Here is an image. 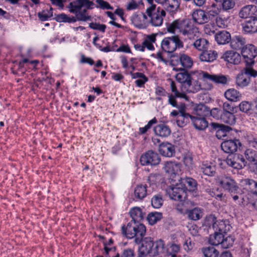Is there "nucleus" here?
Returning a JSON list of instances; mask_svg holds the SVG:
<instances>
[{
  "instance_id": "1",
  "label": "nucleus",
  "mask_w": 257,
  "mask_h": 257,
  "mask_svg": "<svg viewBox=\"0 0 257 257\" xmlns=\"http://www.w3.org/2000/svg\"><path fill=\"white\" fill-rule=\"evenodd\" d=\"M167 31L171 33H175L178 31L185 39L194 40L199 35L198 29L192 24L189 20H176L168 24Z\"/></svg>"
},
{
  "instance_id": "2",
  "label": "nucleus",
  "mask_w": 257,
  "mask_h": 257,
  "mask_svg": "<svg viewBox=\"0 0 257 257\" xmlns=\"http://www.w3.org/2000/svg\"><path fill=\"white\" fill-rule=\"evenodd\" d=\"M174 70L180 71L175 75L176 80L181 84V89L189 93H195L201 89L200 83L196 80H193L191 75L185 69L180 67L174 68Z\"/></svg>"
},
{
  "instance_id": "3",
  "label": "nucleus",
  "mask_w": 257,
  "mask_h": 257,
  "mask_svg": "<svg viewBox=\"0 0 257 257\" xmlns=\"http://www.w3.org/2000/svg\"><path fill=\"white\" fill-rule=\"evenodd\" d=\"M141 246L139 247V256L143 257L149 255L155 256L162 252L164 247V241L160 239L154 242L151 237L142 238Z\"/></svg>"
},
{
  "instance_id": "4",
  "label": "nucleus",
  "mask_w": 257,
  "mask_h": 257,
  "mask_svg": "<svg viewBox=\"0 0 257 257\" xmlns=\"http://www.w3.org/2000/svg\"><path fill=\"white\" fill-rule=\"evenodd\" d=\"M121 230L122 234L127 238L135 237V242L138 244L141 242L146 232V227L144 224L133 221L128 222L126 226H122Z\"/></svg>"
},
{
  "instance_id": "5",
  "label": "nucleus",
  "mask_w": 257,
  "mask_h": 257,
  "mask_svg": "<svg viewBox=\"0 0 257 257\" xmlns=\"http://www.w3.org/2000/svg\"><path fill=\"white\" fill-rule=\"evenodd\" d=\"M146 13L150 18V23L155 27L161 26L163 22V18L166 16L165 11L160 7L156 8L155 5H152L146 10Z\"/></svg>"
},
{
  "instance_id": "6",
  "label": "nucleus",
  "mask_w": 257,
  "mask_h": 257,
  "mask_svg": "<svg viewBox=\"0 0 257 257\" xmlns=\"http://www.w3.org/2000/svg\"><path fill=\"white\" fill-rule=\"evenodd\" d=\"M183 47V43L178 36L175 35L165 38L161 43V49L163 51L168 53L174 52L177 48Z\"/></svg>"
},
{
  "instance_id": "7",
  "label": "nucleus",
  "mask_w": 257,
  "mask_h": 257,
  "mask_svg": "<svg viewBox=\"0 0 257 257\" xmlns=\"http://www.w3.org/2000/svg\"><path fill=\"white\" fill-rule=\"evenodd\" d=\"M257 76V71L249 67H246L243 71L238 74L236 78V85L241 88L248 85L250 82V76L255 77Z\"/></svg>"
},
{
  "instance_id": "8",
  "label": "nucleus",
  "mask_w": 257,
  "mask_h": 257,
  "mask_svg": "<svg viewBox=\"0 0 257 257\" xmlns=\"http://www.w3.org/2000/svg\"><path fill=\"white\" fill-rule=\"evenodd\" d=\"M166 192L171 199L176 201H182L187 197L186 190L181 184L176 186H169Z\"/></svg>"
},
{
  "instance_id": "9",
  "label": "nucleus",
  "mask_w": 257,
  "mask_h": 257,
  "mask_svg": "<svg viewBox=\"0 0 257 257\" xmlns=\"http://www.w3.org/2000/svg\"><path fill=\"white\" fill-rule=\"evenodd\" d=\"M68 8L71 13L75 14L77 21L86 22L91 20V16L88 15L85 8L83 9L73 2L69 4Z\"/></svg>"
},
{
  "instance_id": "10",
  "label": "nucleus",
  "mask_w": 257,
  "mask_h": 257,
  "mask_svg": "<svg viewBox=\"0 0 257 257\" xmlns=\"http://www.w3.org/2000/svg\"><path fill=\"white\" fill-rule=\"evenodd\" d=\"M161 161L159 154L152 150L148 151L142 155L140 158V163L143 166L158 165Z\"/></svg>"
},
{
  "instance_id": "11",
  "label": "nucleus",
  "mask_w": 257,
  "mask_h": 257,
  "mask_svg": "<svg viewBox=\"0 0 257 257\" xmlns=\"http://www.w3.org/2000/svg\"><path fill=\"white\" fill-rule=\"evenodd\" d=\"M241 54L246 63V67H250L254 63V58L257 56V52L253 45L246 46L242 48Z\"/></svg>"
},
{
  "instance_id": "12",
  "label": "nucleus",
  "mask_w": 257,
  "mask_h": 257,
  "mask_svg": "<svg viewBox=\"0 0 257 257\" xmlns=\"http://www.w3.org/2000/svg\"><path fill=\"white\" fill-rule=\"evenodd\" d=\"M226 162L228 166L238 170L242 169L246 164V161L243 156L238 154L228 156Z\"/></svg>"
},
{
  "instance_id": "13",
  "label": "nucleus",
  "mask_w": 257,
  "mask_h": 257,
  "mask_svg": "<svg viewBox=\"0 0 257 257\" xmlns=\"http://www.w3.org/2000/svg\"><path fill=\"white\" fill-rule=\"evenodd\" d=\"M219 183L225 189L228 190L229 193L233 194L238 193L239 187L237 186L235 181L229 177L222 176L219 179Z\"/></svg>"
},
{
  "instance_id": "14",
  "label": "nucleus",
  "mask_w": 257,
  "mask_h": 257,
  "mask_svg": "<svg viewBox=\"0 0 257 257\" xmlns=\"http://www.w3.org/2000/svg\"><path fill=\"white\" fill-rule=\"evenodd\" d=\"M241 146L239 140H229L224 141L221 145L222 150L226 153L233 154L235 152L238 147Z\"/></svg>"
},
{
  "instance_id": "15",
  "label": "nucleus",
  "mask_w": 257,
  "mask_h": 257,
  "mask_svg": "<svg viewBox=\"0 0 257 257\" xmlns=\"http://www.w3.org/2000/svg\"><path fill=\"white\" fill-rule=\"evenodd\" d=\"M185 105L184 104H181L179 106V115L177 117L176 123L179 127H183L187 123L189 122V119H191L192 115L185 112Z\"/></svg>"
},
{
  "instance_id": "16",
  "label": "nucleus",
  "mask_w": 257,
  "mask_h": 257,
  "mask_svg": "<svg viewBox=\"0 0 257 257\" xmlns=\"http://www.w3.org/2000/svg\"><path fill=\"white\" fill-rule=\"evenodd\" d=\"M159 152L161 155L167 157H171L175 154L174 146L167 142L159 145Z\"/></svg>"
},
{
  "instance_id": "17",
  "label": "nucleus",
  "mask_w": 257,
  "mask_h": 257,
  "mask_svg": "<svg viewBox=\"0 0 257 257\" xmlns=\"http://www.w3.org/2000/svg\"><path fill=\"white\" fill-rule=\"evenodd\" d=\"M225 61L233 64L238 65L241 61V56L240 54L233 51H228L225 52L221 57Z\"/></svg>"
},
{
  "instance_id": "18",
  "label": "nucleus",
  "mask_w": 257,
  "mask_h": 257,
  "mask_svg": "<svg viewBox=\"0 0 257 257\" xmlns=\"http://www.w3.org/2000/svg\"><path fill=\"white\" fill-rule=\"evenodd\" d=\"M257 11L256 7L254 5H247L243 7L239 12V16L241 19H250L255 16Z\"/></svg>"
},
{
  "instance_id": "19",
  "label": "nucleus",
  "mask_w": 257,
  "mask_h": 257,
  "mask_svg": "<svg viewBox=\"0 0 257 257\" xmlns=\"http://www.w3.org/2000/svg\"><path fill=\"white\" fill-rule=\"evenodd\" d=\"M243 31L245 33L257 32V17L254 16L246 21L242 25Z\"/></svg>"
},
{
  "instance_id": "20",
  "label": "nucleus",
  "mask_w": 257,
  "mask_h": 257,
  "mask_svg": "<svg viewBox=\"0 0 257 257\" xmlns=\"http://www.w3.org/2000/svg\"><path fill=\"white\" fill-rule=\"evenodd\" d=\"M181 165L179 163L167 161L164 163L163 169L167 173L176 175L181 171Z\"/></svg>"
},
{
  "instance_id": "21",
  "label": "nucleus",
  "mask_w": 257,
  "mask_h": 257,
  "mask_svg": "<svg viewBox=\"0 0 257 257\" xmlns=\"http://www.w3.org/2000/svg\"><path fill=\"white\" fill-rule=\"evenodd\" d=\"M203 78L206 80H211L216 84H226L227 83V77L223 75L210 74L207 72H203Z\"/></svg>"
},
{
  "instance_id": "22",
  "label": "nucleus",
  "mask_w": 257,
  "mask_h": 257,
  "mask_svg": "<svg viewBox=\"0 0 257 257\" xmlns=\"http://www.w3.org/2000/svg\"><path fill=\"white\" fill-rule=\"evenodd\" d=\"M192 19L194 22L198 24H203L209 20V18L205 12L202 10H197L194 11L192 14Z\"/></svg>"
},
{
  "instance_id": "23",
  "label": "nucleus",
  "mask_w": 257,
  "mask_h": 257,
  "mask_svg": "<svg viewBox=\"0 0 257 257\" xmlns=\"http://www.w3.org/2000/svg\"><path fill=\"white\" fill-rule=\"evenodd\" d=\"M180 5V0H166L163 6L165 11L173 15L178 11Z\"/></svg>"
},
{
  "instance_id": "24",
  "label": "nucleus",
  "mask_w": 257,
  "mask_h": 257,
  "mask_svg": "<svg viewBox=\"0 0 257 257\" xmlns=\"http://www.w3.org/2000/svg\"><path fill=\"white\" fill-rule=\"evenodd\" d=\"M217 57V53L215 50L203 51L199 55V59L201 61L211 62L216 60Z\"/></svg>"
},
{
  "instance_id": "25",
  "label": "nucleus",
  "mask_w": 257,
  "mask_h": 257,
  "mask_svg": "<svg viewBox=\"0 0 257 257\" xmlns=\"http://www.w3.org/2000/svg\"><path fill=\"white\" fill-rule=\"evenodd\" d=\"M208 221L212 223V227L215 232H221L222 234L226 233L225 224L224 221H217L216 217L213 215L209 216Z\"/></svg>"
},
{
  "instance_id": "26",
  "label": "nucleus",
  "mask_w": 257,
  "mask_h": 257,
  "mask_svg": "<svg viewBox=\"0 0 257 257\" xmlns=\"http://www.w3.org/2000/svg\"><path fill=\"white\" fill-rule=\"evenodd\" d=\"M191 120L194 127L198 130H204L208 125V122L204 117H196L192 115Z\"/></svg>"
},
{
  "instance_id": "27",
  "label": "nucleus",
  "mask_w": 257,
  "mask_h": 257,
  "mask_svg": "<svg viewBox=\"0 0 257 257\" xmlns=\"http://www.w3.org/2000/svg\"><path fill=\"white\" fill-rule=\"evenodd\" d=\"M215 39L218 44L224 45L230 42L231 35L226 31H221L215 34Z\"/></svg>"
},
{
  "instance_id": "28",
  "label": "nucleus",
  "mask_w": 257,
  "mask_h": 257,
  "mask_svg": "<svg viewBox=\"0 0 257 257\" xmlns=\"http://www.w3.org/2000/svg\"><path fill=\"white\" fill-rule=\"evenodd\" d=\"M154 131L157 135L164 138L168 137L171 133V129L169 126L163 123L159 124L156 125L154 127Z\"/></svg>"
},
{
  "instance_id": "29",
  "label": "nucleus",
  "mask_w": 257,
  "mask_h": 257,
  "mask_svg": "<svg viewBox=\"0 0 257 257\" xmlns=\"http://www.w3.org/2000/svg\"><path fill=\"white\" fill-rule=\"evenodd\" d=\"M183 183L185 186H183L186 190V192H194L197 190V183L196 181L190 177H186L182 179Z\"/></svg>"
},
{
  "instance_id": "30",
  "label": "nucleus",
  "mask_w": 257,
  "mask_h": 257,
  "mask_svg": "<svg viewBox=\"0 0 257 257\" xmlns=\"http://www.w3.org/2000/svg\"><path fill=\"white\" fill-rule=\"evenodd\" d=\"M230 46L233 49H242L245 44V39L240 36H236L232 39H231Z\"/></svg>"
},
{
  "instance_id": "31",
  "label": "nucleus",
  "mask_w": 257,
  "mask_h": 257,
  "mask_svg": "<svg viewBox=\"0 0 257 257\" xmlns=\"http://www.w3.org/2000/svg\"><path fill=\"white\" fill-rule=\"evenodd\" d=\"M130 214L132 218L131 221L139 223L141 220L144 218V214L142 212V209L138 207H134L131 209Z\"/></svg>"
},
{
  "instance_id": "32",
  "label": "nucleus",
  "mask_w": 257,
  "mask_h": 257,
  "mask_svg": "<svg viewBox=\"0 0 257 257\" xmlns=\"http://www.w3.org/2000/svg\"><path fill=\"white\" fill-rule=\"evenodd\" d=\"M226 99L231 101H237L241 97V94L235 89H229L224 93Z\"/></svg>"
},
{
  "instance_id": "33",
  "label": "nucleus",
  "mask_w": 257,
  "mask_h": 257,
  "mask_svg": "<svg viewBox=\"0 0 257 257\" xmlns=\"http://www.w3.org/2000/svg\"><path fill=\"white\" fill-rule=\"evenodd\" d=\"M147 186L146 185H139L134 190V195L136 199L142 200L147 195Z\"/></svg>"
},
{
  "instance_id": "34",
  "label": "nucleus",
  "mask_w": 257,
  "mask_h": 257,
  "mask_svg": "<svg viewBox=\"0 0 257 257\" xmlns=\"http://www.w3.org/2000/svg\"><path fill=\"white\" fill-rule=\"evenodd\" d=\"M179 62L183 69L190 68L193 65V60L187 55L185 54H180L178 58Z\"/></svg>"
},
{
  "instance_id": "35",
  "label": "nucleus",
  "mask_w": 257,
  "mask_h": 257,
  "mask_svg": "<svg viewBox=\"0 0 257 257\" xmlns=\"http://www.w3.org/2000/svg\"><path fill=\"white\" fill-rule=\"evenodd\" d=\"M220 120L223 123L229 125H233L235 123L236 118L235 115L231 112L223 111Z\"/></svg>"
},
{
  "instance_id": "36",
  "label": "nucleus",
  "mask_w": 257,
  "mask_h": 257,
  "mask_svg": "<svg viewBox=\"0 0 257 257\" xmlns=\"http://www.w3.org/2000/svg\"><path fill=\"white\" fill-rule=\"evenodd\" d=\"M195 40H196L192 44L197 50L203 52L208 48L209 42L206 39L204 38H196Z\"/></svg>"
},
{
  "instance_id": "37",
  "label": "nucleus",
  "mask_w": 257,
  "mask_h": 257,
  "mask_svg": "<svg viewBox=\"0 0 257 257\" xmlns=\"http://www.w3.org/2000/svg\"><path fill=\"white\" fill-rule=\"evenodd\" d=\"M201 171L205 175L213 176L215 173L214 166L211 163H203L200 166Z\"/></svg>"
},
{
  "instance_id": "38",
  "label": "nucleus",
  "mask_w": 257,
  "mask_h": 257,
  "mask_svg": "<svg viewBox=\"0 0 257 257\" xmlns=\"http://www.w3.org/2000/svg\"><path fill=\"white\" fill-rule=\"evenodd\" d=\"M209 108L204 104L198 105L195 109V116L204 117L209 114Z\"/></svg>"
},
{
  "instance_id": "39",
  "label": "nucleus",
  "mask_w": 257,
  "mask_h": 257,
  "mask_svg": "<svg viewBox=\"0 0 257 257\" xmlns=\"http://www.w3.org/2000/svg\"><path fill=\"white\" fill-rule=\"evenodd\" d=\"M224 234L221 232H215L213 234L210 235L209 240L210 244L213 245H218L222 243Z\"/></svg>"
},
{
  "instance_id": "40",
  "label": "nucleus",
  "mask_w": 257,
  "mask_h": 257,
  "mask_svg": "<svg viewBox=\"0 0 257 257\" xmlns=\"http://www.w3.org/2000/svg\"><path fill=\"white\" fill-rule=\"evenodd\" d=\"M201 210L197 208H195L193 209L186 210V214L187 215L188 217L193 220H197L200 219L202 217Z\"/></svg>"
},
{
  "instance_id": "41",
  "label": "nucleus",
  "mask_w": 257,
  "mask_h": 257,
  "mask_svg": "<svg viewBox=\"0 0 257 257\" xmlns=\"http://www.w3.org/2000/svg\"><path fill=\"white\" fill-rule=\"evenodd\" d=\"M171 83H170V87L172 92L174 93V95H175L176 97H178L179 98H184L186 100L188 99V97L186 94L185 91H182L181 90V92H179L177 88L176 83L173 81L170 80Z\"/></svg>"
},
{
  "instance_id": "42",
  "label": "nucleus",
  "mask_w": 257,
  "mask_h": 257,
  "mask_svg": "<svg viewBox=\"0 0 257 257\" xmlns=\"http://www.w3.org/2000/svg\"><path fill=\"white\" fill-rule=\"evenodd\" d=\"M242 183L244 186L245 189L253 194L257 186L256 182L252 179H246L242 180Z\"/></svg>"
},
{
  "instance_id": "43",
  "label": "nucleus",
  "mask_w": 257,
  "mask_h": 257,
  "mask_svg": "<svg viewBox=\"0 0 257 257\" xmlns=\"http://www.w3.org/2000/svg\"><path fill=\"white\" fill-rule=\"evenodd\" d=\"M55 20L57 22L59 23L64 22L72 23H75L77 21V19H76L75 17H70L64 13L57 15L55 17Z\"/></svg>"
},
{
  "instance_id": "44",
  "label": "nucleus",
  "mask_w": 257,
  "mask_h": 257,
  "mask_svg": "<svg viewBox=\"0 0 257 257\" xmlns=\"http://www.w3.org/2000/svg\"><path fill=\"white\" fill-rule=\"evenodd\" d=\"M202 251L205 257H218L219 251L212 246L204 247Z\"/></svg>"
},
{
  "instance_id": "45",
  "label": "nucleus",
  "mask_w": 257,
  "mask_h": 257,
  "mask_svg": "<svg viewBox=\"0 0 257 257\" xmlns=\"http://www.w3.org/2000/svg\"><path fill=\"white\" fill-rule=\"evenodd\" d=\"M162 218V214L160 212H154L150 213L147 216V220L150 225H154Z\"/></svg>"
},
{
  "instance_id": "46",
  "label": "nucleus",
  "mask_w": 257,
  "mask_h": 257,
  "mask_svg": "<svg viewBox=\"0 0 257 257\" xmlns=\"http://www.w3.org/2000/svg\"><path fill=\"white\" fill-rule=\"evenodd\" d=\"M245 157L247 161L252 163L257 160L256 152L252 149H247L244 153Z\"/></svg>"
},
{
  "instance_id": "47",
  "label": "nucleus",
  "mask_w": 257,
  "mask_h": 257,
  "mask_svg": "<svg viewBox=\"0 0 257 257\" xmlns=\"http://www.w3.org/2000/svg\"><path fill=\"white\" fill-rule=\"evenodd\" d=\"M163 203L162 197L160 194L156 195L152 198V205L155 208H160L162 206Z\"/></svg>"
},
{
  "instance_id": "48",
  "label": "nucleus",
  "mask_w": 257,
  "mask_h": 257,
  "mask_svg": "<svg viewBox=\"0 0 257 257\" xmlns=\"http://www.w3.org/2000/svg\"><path fill=\"white\" fill-rule=\"evenodd\" d=\"M143 18L144 20H146L147 17L146 15L143 13L140 14H135L132 17V21L133 23L137 26L142 25L141 19Z\"/></svg>"
},
{
  "instance_id": "49",
  "label": "nucleus",
  "mask_w": 257,
  "mask_h": 257,
  "mask_svg": "<svg viewBox=\"0 0 257 257\" xmlns=\"http://www.w3.org/2000/svg\"><path fill=\"white\" fill-rule=\"evenodd\" d=\"M234 238L231 236L225 237L224 235L221 246L224 248H227L231 246L234 242Z\"/></svg>"
},
{
  "instance_id": "50",
  "label": "nucleus",
  "mask_w": 257,
  "mask_h": 257,
  "mask_svg": "<svg viewBox=\"0 0 257 257\" xmlns=\"http://www.w3.org/2000/svg\"><path fill=\"white\" fill-rule=\"evenodd\" d=\"M205 192L208 193L210 196L214 197L216 199H219L220 200H221V198L223 196V193L219 192L218 189L206 188L205 189Z\"/></svg>"
},
{
  "instance_id": "51",
  "label": "nucleus",
  "mask_w": 257,
  "mask_h": 257,
  "mask_svg": "<svg viewBox=\"0 0 257 257\" xmlns=\"http://www.w3.org/2000/svg\"><path fill=\"white\" fill-rule=\"evenodd\" d=\"M95 7L102 10H112L113 8L109 4L104 0H96Z\"/></svg>"
},
{
  "instance_id": "52",
  "label": "nucleus",
  "mask_w": 257,
  "mask_h": 257,
  "mask_svg": "<svg viewBox=\"0 0 257 257\" xmlns=\"http://www.w3.org/2000/svg\"><path fill=\"white\" fill-rule=\"evenodd\" d=\"M73 3L82 8L85 7L86 10L91 9V6L94 5L92 2L89 1V0H76L73 2Z\"/></svg>"
},
{
  "instance_id": "53",
  "label": "nucleus",
  "mask_w": 257,
  "mask_h": 257,
  "mask_svg": "<svg viewBox=\"0 0 257 257\" xmlns=\"http://www.w3.org/2000/svg\"><path fill=\"white\" fill-rule=\"evenodd\" d=\"M52 8H51L49 11H43L42 13H39L38 14L39 19L42 21H47L49 18L53 16Z\"/></svg>"
},
{
  "instance_id": "54",
  "label": "nucleus",
  "mask_w": 257,
  "mask_h": 257,
  "mask_svg": "<svg viewBox=\"0 0 257 257\" xmlns=\"http://www.w3.org/2000/svg\"><path fill=\"white\" fill-rule=\"evenodd\" d=\"M157 122V119L154 117L151 120H150L148 124L144 127H140L139 131L140 134L143 135L147 133V132L152 127V125Z\"/></svg>"
},
{
  "instance_id": "55",
  "label": "nucleus",
  "mask_w": 257,
  "mask_h": 257,
  "mask_svg": "<svg viewBox=\"0 0 257 257\" xmlns=\"http://www.w3.org/2000/svg\"><path fill=\"white\" fill-rule=\"evenodd\" d=\"M185 165L188 168H191L193 164V156L191 153H187L183 157Z\"/></svg>"
},
{
  "instance_id": "56",
  "label": "nucleus",
  "mask_w": 257,
  "mask_h": 257,
  "mask_svg": "<svg viewBox=\"0 0 257 257\" xmlns=\"http://www.w3.org/2000/svg\"><path fill=\"white\" fill-rule=\"evenodd\" d=\"M222 113L223 111L221 109L215 107L212 108L211 110L209 109V114H210L214 118L217 120H220Z\"/></svg>"
},
{
  "instance_id": "57",
  "label": "nucleus",
  "mask_w": 257,
  "mask_h": 257,
  "mask_svg": "<svg viewBox=\"0 0 257 257\" xmlns=\"http://www.w3.org/2000/svg\"><path fill=\"white\" fill-rule=\"evenodd\" d=\"M211 126L214 130H217V134L216 136L217 138H219V134L220 133H224V128L226 127L223 124H220L218 123L212 122L211 123ZM226 128H228V127H226Z\"/></svg>"
},
{
  "instance_id": "58",
  "label": "nucleus",
  "mask_w": 257,
  "mask_h": 257,
  "mask_svg": "<svg viewBox=\"0 0 257 257\" xmlns=\"http://www.w3.org/2000/svg\"><path fill=\"white\" fill-rule=\"evenodd\" d=\"M222 6L223 10L228 11L234 8L235 2L233 0H223Z\"/></svg>"
},
{
  "instance_id": "59",
  "label": "nucleus",
  "mask_w": 257,
  "mask_h": 257,
  "mask_svg": "<svg viewBox=\"0 0 257 257\" xmlns=\"http://www.w3.org/2000/svg\"><path fill=\"white\" fill-rule=\"evenodd\" d=\"M89 27L93 30H98L102 32H104L106 29V26L105 25L96 23H90Z\"/></svg>"
},
{
  "instance_id": "60",
  "label": "nucleus",
  "mask_w": 257,
  "mask_h": 257,
  "mask_svg": "<svg viewBox=\"0 0 257 257\" xmlns=\"http://www.w3.org/2000/svg\"><path fill=\"white\" fill-rule=\"evenodd\" d=\"M195 246V243L190 238H187L183 244L184 249L187 251L191 250Z\"/></svg>"
},
{
  "instance_id": "61",
  "label": "nucleus",
  "mask_w": 257,
  "mask_h": 257,
  "mask_svg": "<svg viewBox=\"0 0 257 257\" xmlns=\"http://www.w3.org/2000/svg\"><path fill=\"white\" fill-rule=\"evenodd\" d=\"M240 111L244 112H247L251 108L250 104L247 101H242L239 105Z\"/></svg>"
},
{
  "instance_id": "62",
  "label": "nucleus",
  "mask_w": 257,
  "mask_h": 257,
  "mask_svg": "<svg viewBox=\"0 0 257 257\" xmlns=\"http://www.w3.org/2000/svg\"><path fill=\"white\" fill-rule=\"evenodd\" d=\"M246 141L248 144L255 149H257V138L253 136H248L246 137Z\"/></svg>"
},
{
  "instance_id": "63",
  "label": "nucleus",
  "mask_w": 257,
  "mask_h": 257,
  "mask_svg": "<svg viewBox=\"0 0 257 257\" xmlns=\"http://www.w3.org/2000/svg\"><path fill=\"white\" fill-rule=\"evenodd\" d=\"M180 246L176 244H172L168 248V251L172 255V257H175L176 253L179 252Z\"/></svg>"
},
{
  "instance_id": "64",
  "label": "nucleus",
  "mask_w": 257,
  "mask_h": 257,
  "mask_svg": "<svg viewBox=\"0 0 257 257\" xmlns=\"http://www.w3.org/2000/svg\"><path fill=\"white\" fill-rule=\"evenodd\" d=\"M120 257H135L134 251L130 248L125 249L123 250Z\"/></svg>"
}]
</instances>
